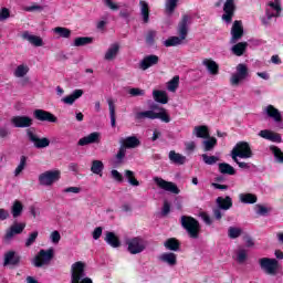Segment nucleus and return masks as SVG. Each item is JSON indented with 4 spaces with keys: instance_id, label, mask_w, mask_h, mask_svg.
<instances>
[{
    "instance_id": "35",
    "label": "nucleus",
    "mask_w": 283,
    "mask_h": 283,
    "mask_svg": "<svg viewBox=\"0 0 283 283\" xmlns=\"http://www.w3.org/2000/svg\"><path fill=\"white\" fill-rule=\"evenodd\" d=\"M145 118H149L150 120H156V112L144 111L135 114V120H145Z\"/></svg>"
},
{
    "instance_id": "10",
    "label": "nucleus",
    "mask_w": 283,
    "mask_h": 283,
    "mask_svg": "<svg viewBox=\"0 0 283 283\" xmlns=\"http://www.w3.org/2000/svg\"><path fill=\"white\" fill-rule=\"evenodd\" d=\"M154 182L159 187V189H164V191H169L170 193H175L178 196L180 193V189L178 186L171 181H167L160 177H155Z\"/></svg>"
},
{
    "instance_id": "1",
    "label": "nucleus",
    "mask_w": 283,
    "mask_h": 283,
    "mask_svg": "<svg viewBox=\"0 0 283 283\" xmlns=\"http://www.w3.org/2000/svg\"><path fill=\"white\" fill-rule=\"evenodd\" d=\"M180 222L182 229H185L191 240H198V238H200L201 227L198 219L191 216H181Z\"/></svg>"
},
{
    "instance_id": "50",
    "label": "nucleus",
    "mask_w": 283,
    "mask_h": 283,
    "mask_svg": "<svg viewBox=\"0 0 283 283\" xmlns=\"http://www.w3.org/2000/svg\"><path fill=\"white\" fill-rule=\"evenodd\" d=\"M180 85V76L175 75L167 84V90L169 92H176Z\"/></svg>"
},
{
    "instance_id": "13",
    "label": "nucleus",
    "mask_w": 283,
    "mask_h": 283,
    "mask_svg": "<svg viewBox=\"0 0 283 283\" xmlns=\"http://www.w3.org/2000/svg\"><path fill=\"white\" fill-rule=\"evenodd\" d=\"M223 12L222 20L226 21V23H231L235 14V2L233 0H226Z\"/></svg>"
},
{
    "instance_id": "5",
    "label": "nucleus",
    "mask_w": 283,
    "mask_h": 283,
    "mask_svg": "<svg viewBox=\"0 0 283 283\" xmlns=\"http://www.w3.org/2000/svg\"><path fill=\"white\" fill-rule=\"evenodd\" d=\"M127 251L132 255H138V253H143L147 249V241L143 239V237H134L126 241Z\"/></svg>"
},
{
    "instance_id": "51",
    "label": "nucleus",
    "mask_w": 283,
    "mask_h": 283,
    "mask_svg": "<svg viewBox=\"0 0 283 283\" xmlns=\"http://www.w3.org/2000/svg\"><path fill=\"white\" fill-rule=\"evenodd\" d=\"M27 165H28V157L25 155H22L20 157V164L14 170V176H19L23 171V169H25Z\"/></svg>"
},
{
    "instance_id": "21",
    "label": "nucleus",
    "mask_w": 283,
    "mask_h": 283,
    "mask_svg": "<svg viewBox=\"0 0 283 283\" xmlns=\"http://www.w3.org/2000/svg\"><path fill=\"white\" fill-rule=\"evenodd\" d=\"M202 65H205L211 76H218V74H220V65L216 61L211 59H205L202 61Z\"/></svg>"
},
{
    "instance_id": "36",
    "label": "nucleus",
    "mask_w": 283,
    "mask_h": 283,
    "mask_svg": "<svg viewBox=\"0 0 283 283\" xmlns=\"http://www.w3.org/2000/svg\"><path fill=\"white\" fill-rule=\"evenodd\" d=\"M216 145H218V139L216 137L209 136L208 138H206V140L202 142L205 151H213Z\"/></svg>"
},
{
    "instance_id": "54",
    "label": "nucleus",
    "mask_w": 283,
    "mask_h": 283,
    "mask_svg": "<svg viewBox=\"0 0 283 283\" xmlns=\"http://www.w3.org/2000/svg\"><path fill=\"white\" fill-rule=\"evenodd\" d=\"M201 158L206 165H216V163H218V160H220V158H218L216 156H209L207 154L201 155Z\"/></svg>"
},
{
    "instance_id": "63",
    "label": "nucleus",
    "mask_w": 283,
    "mask_h": 283,
    "mask_svg": "<svg viewBox=\"0 0 283 283\" xmlns=\"http://www.w3.org/2000/svg\"><path fill=\"white\" fill-rule=\"evenodd\" d=\"M92 235L94 240H99L101 235H103V228L102 227L95 228Z\"/></svg>"
},
{
    "instance_id": "32",
    "label": "nucleus",
    "mask_w": 283,
    "mask_h": 283,
    "mask_svg": "<svg viewBox=\"0 0 283 283\" xmlns=\"http://www.w3.org/2000/svg\"><path fill=\"white\" fill-rule=\"evenodd\" d=\"M239 198L243 205H255V202H258V196L251 192L241 193Z\"/></svg>"
},
{
    "instance_id": "44",
    "label": "nucleus",
    "mask_w": 283,
    "mask_h": 283,
    "mask_svg": "<svg viewBox=\"0 0 283 283\" xmlns=\"http://www.w3.org/2000/svg\"><path fill=\"white\" fill-rule=\"evenodd\" d=\"M182 41H185L180 36H170L165 42V48H176V45H182Z\"/></svg>"
},
{
    "instance_id": "7",
    "label": "nucleus",
    "mask_w": 283,
    "mask_h": 283,
    "mask_svg": "<svg viewBox=\"0 0 283 283\" xmlns=\"http://www.w3.org/2000/svg\"><path fill=\"white\" fill-rule=\"evenodd\" d=\"M249 76V67L247 64L240 63L237 65V73L232 74L230 78L231 85H240V82L245 81Z\"/></svg>"
},
{
    "instance_id": "30",
    "label": "nucleus",
    "mask_w": 283,
    "mask_h": 283,
    "mask_svg": "<svg viewBox=\"0 0 283 283\" xmlns=\"http://www.w3.org/2000/svg\"><path fill=\"white\" fill-rule=\"evenodd\" d=\"M168 158L174 163V165H185V163H187V157L176 153V150H170Z\"/></svg>"
},
{
    "instance_id": "31",
    "label": "nucleus",
    "mask_w": 283,
    "mask_h": 283,
    "mask_svg": "<svg viewBox=\"0 0 283 283\" xmlns=\"http://www.w3.org/2000/svg\"><path fill=\"white\" fill-rule=\"evenodd\" d=\"M153 97L156 103H161V105H167L169 103V96L165 91H155L153 92Z\"/></svg>"
},
{
    "instance_id": "29",
    "label": "nucleus",
    "mask_w": 283,
    "mask_h": 283,
    "mask_svg": "<svg viewBox=\"0 0 283 283\" xmlns=\"http://www.w3.org/2000/svg\"><path fill=\"white\" fill-rule=\"evenodd\" d=\"M192 134L197 138H209V136H211L209 134V126L207 125L196 126L192 130Z\"/></svg>"
},
{
    "instance_id": "64",
    "label": "nucleus",
    "mask_w": 283,
    "mask_h": 283,
    "mask_svg": "<svg viewBox=\"0 0 283 283\" xmlns=\"http://www.w3.org/2000/svg\"><path fill=\"white\" fill-rule=\"evenodd\" d=\"M271 143H282V135L280 133L272 132V135H270Z\"/></svg>"
},
{
    "instance_id": "53",
    "label": "nucleus",
    "mask_w": 283,
    "mask_h": 283,
    "mask_svg": "<svg viewBox=\"0 0 283 283\" xmlns=\"http://www.w3.org/2000/svg\"><path fill=\"white\" fill-rule=\"evenodd\" d=\"M228 235L231 240H235L237 238H240V235H242V229L230 227L228 229Z\"/></svg>"
},
{
    "instance_id": "39",
    "label": "nucleus",
    "mask_w": 283,
    "mask_h": 283,
    "mask_svg": "<svg viewBox=\"0 0 283 283\" xmlns=\"http://www.w3.org/2000/svg\"><path fill=\"white\" fill-rule=\"evenodd\" d=\"M178 1L179 0H166L165 12L168 14V17H171V14L176 12V9L178 8Z\"/></svg>"
},
{
    "instance_id": "11",
    "label": "nucleus",
    "mask_w": 283,
    "mask_h": 283,
    "mask_svg": "<svg viewBox=\"0 0 283 283\" xmlns=\"http://www.w3.org/2000/svg\"><path fill=\"white\" fill-rule=\"evenodd\" d=\"M235 154H239V158H253V150L248 142H239L233 149Z\"/></svg>"
},
{
    "instance_id": "15",
    "label": "nucleus",
    "mask_w": 283,
    "mask_h": 283,
    "mask_svg": "<svg viewBox=\"0 0 283 283\" xmlns=\"http://www.w3.org/2000/svg\"><path fill=\"white\" fill-rule=\"evenodd\" d=\"M160 62V57L155 54L146 55L139 63V70L144 72L149 70V67H154V65H158Z\"/></svg>"
},
{
    "instance_id": "19",
    "label": "nucleus",
    "mask_w": 283,
    "mask_h": 283,
    "mask_svg": "<svg viewBox=\"0 0 283 283\" xmlns=\"http://www.w3.org/2000/svg\"><path fill=\"white\" fill-rule=\"evenodd\" d=\"M268 6L275 10V13L271 12V9L265 10V15L269 21H271L274 17H281L282 6L280 4V0H274V2H269Z\"/></svg>"
},
{
    "instance_id": "27",
    "label": "nucleus",
    "mask_w": 283,
    "mask_h": 283,
    "mask_svg": "<svg viewBox=\"0 0 283 283\" xmlns=\"http://www.w3.org/2000/svg\"><path fill=\"white\" fill-rule=\"evenodd\" d=\"M219 209H222L223 211H229L231 207H233V199L231 197L227 196L224 197H218L216 200Z\"/></svg>"
},
{
    "instance_id": "18",
    "label": "nucleus",
    "mask_w": 283,
    "mask_h": 283,
    "mask_svg": "<svg viewBox=\"0 0 283 283\" xmlns=\"http://www.w3.org/2000/svg\"><path fill=\"white\" fill-rule=\"evenodd\" d=\"M21 264V255L14 251H9L4 254V266H19Z\"/></svg>"
},
{
    "instance_id": "17",
    "label": "nucleus",
    "mask_w": 283,
    "mask_h": 283,
    "mask_svg": "<svg viewBox=\"0 0 283 283\" xmlns=\"http://www.w3.org/2000/svg\"><path fill=\"white\" fill-rule=\"evenodd\" d=\"M189 15L184 14L181 20L178 23L177 32L179 34V38H181L184 41L187 39V34H189Z\"/></svg>"
},
{
    "instance_id": "43",
    "label": "nucleus",
    "mask_w": 283,
    "mask_h": 283,
    "mask_svg": "<svg viewBox=\"0 0 283 283\" xmlns=\"http://www.w3.org/2000/svg\"><path fill=\"white\" fill-rule=\"evenodd\" d=\"M11 213L13 218H19L23 213V203L15 200L11 207Z\"/></svg>"
},
{
    "instance_id": "38",
    "label": "nucleus",
    "mask_w": 283,
    "mask_h": 283,
    "mask_svg": "<svg viewBox=\"0 0 283 283\" xmlns=\"http://www.w3.org/2000/svg\"><path fill=\"white\" fill-rule=\"evenodd\" d=\"M249 43L247 42H239L232 46V53H234L235 56H242L244 52H247Z\"/></svg>"
},
{
    "instance_id": "58",
    "label": "nucleus",
    "mask_w": 283,
    "mask_h": 283,
    "mask_svg": "<svg viewBox=\"0 0 283 283\" xmlns=\"http://www.w3.org/2000/svg\"><path fill=\"white\" fill-rule=\"evenodd\" d=\"M128 94H130V96H145V90L133 87L128 91Z\"/></svg>"
},
{
    "instance_id": "23",
    "label": "nucleus",
    "mask_w": 283,
    "mask_h": 283,
    "mask_svg": "<svg viewBox=\"0 0 283 283\" xmlns=\"http://www.w3.org/2000/svg\"><path fill=\"white\" fill-rule=\"evenodd\" d=\"M160 262H165L168 266H176L178 264V256L172 252H165L159 256Z\"/></svg>"
},
{
    "instance_id": "46",
    "label": "nucleus",
    "mask_w": 283,
    "mask_h": 283,
    "mask_svg": "<svg viewBox=\"0 0 283 283\" xmlns=\"http://www.w3.org/2000/svg\"><path fill=\"white\" fill-rule=\"evenodd\" d=\"M270 150L272 151L275 161L279 163V165H283V151L277 146H270Z\"/></svg>"
},
{
    "instance_id": "4",
    "label": "nucleus",
    "mask_w": 283,
    "mask_h": 283,
    "mask_svg": "<svg viewBox=\"0 0 283 283\" xmlns=\"http://www.w3.org/2000/svg\"><path fill=\"white\" fill-rule=\"evenodd\" d=\"M38 180L41 187H52L61 180V170H46L39 175Z\"/></svg>"
},
{
    "instance_id": "25",
    "label": "nucleus",
    "mask_w": 283,
    "mask_h": 283,
    "mask_svg": "<svg viewBox=\"0 0 283 283\" xmlns=\"http://www.w3.org/2000/svg\"><path fill=\"white\" fill-rule=\"evenodd\" d=\"M140 139L136 136L126 137L125 139H122V146L125 149H136V147H139Z\"/></svg>"
},
{
    "instance_id": "8",
    "label": "nucleus",
    "mask_w": 283,
    "mask_h": 283,
    "mask_svg": "<svg viewBox=\"0 0 283 283\" xmlns=\"http://www.w3.org/2000/svg\"><path fill=\"white\" fill-rule=\"evenodd\" d=\"M85 279V263L77 261L72 264L71 283H78Z\"/></svg>"
},
{
    "instance_id": "42",
    "label": "nucleus",
    "mask_w": 283,
    "mask_h": 283,
    "mask_svg": "<svg viewBox=\"0 0 283 283\" xmlns=\"http://www.w3.org/2000/svg\"><path fill=\"white\" fill-rule=\"evenodd\" d=\"M91 43H94V38L78 36L74 40L75 48H83V45H90Z\"/></svg>"
},
{
    "instance_id": "40",
    "label": "nucleus",
    "mask_w": 283,
    "mask_h": 283,
    "mask_svg": "<svg viewBox=\"0 0 283 283\" xmlns=\"http://www.w3.org/2000/svg\"><path fill=\"white\" fill-rule=\"evenodd\" d=\"M103 169H105V165L101 160H93L91 166V171L96 176H103Z\"/></svg>"
},
{
    "instance_id": "62",
    "label": "nucleus",
    "mask_w": 283,
    "mask_h": 283,
    "mask_svg": "<svg viewBox=\"0 0 283 283\" xmlns=\"http://www.w3.org/2000/svg\"><path fill=\"white\" fill-rule=\"evenodd\" d=\"M273 134L272 130H269V129H263L259 133V136L261 138H264L265 140H270L271 139V135Z\"/></svg>"
},
{
    "instance_id": "48",
    "label": "nucleus",
    "mask_w": 283,
    "mask_h": 283,
    "mask_svg": "<svg viewBox=\"0 0 283 283\" xmlns=\"http://www.w3.org/2000/svg\"><path fill=\"white\" fill-rule=\"evenodd\" d=\"M53 32H55V34H59V36H61L62 39H70V36H72V31L64 27L54 28Z\"/></svg>"
},
{
    "instance_id": "49",
    "label": "nucleus",
    "mask_w": 283,
    "mask_h": 283,
    "mask_svg": "<svg viewBox=\"0 0 283 283\" xmlns=\"http://www.w3.org/2000/svg\"><path fill=\"white\" fill-rule=\"evenodd\" d=\"M108 109L111 116V125L112 127H116V106L114 105V101L108 99Z\"/></svg>"
},
{
    "instance_id": "14",
    "label": "nucleus",
    "mask_w": 283,
    "mask_h": 283,
    "mask_svg": "<svg viewBox=\"0 0 283 283\" xmlns=\"http://www.w3.org/2000/svg\"><path fill=\"white\" fill-rule=\"evenodd\" d=\"M11 123L14 127L25 129L28 127H32L34 119L30 116H13L11 118Z\"/></svg>"
},
{
    "instance_id": "61",
    "label": "nucleus",
    "mask_w": 283,
    "mask_h": 283,
    "mask_svg": "<svg viewBox=\"0 0 283 283\" xmlns=\"http://www.w3.org/2000/svg\"><path fill=\"white\" fill-rule=\"evenodd\" d=\"M51 240L53 242V244H59V242H61V233L59 231H53L51 233Z\"/></svg>"
},
{
    "instance_id": "6",
    "label": "nucleus",
    "mask_w": 283,
    "mask_h": 283,
    "mask_svg": "<svg viewBox=\"0 0 283 283\" xmlns=\"http://www.w3.org/2000/svg\"><path fill=\"white\" fill-rule=\"evenodd\" d=\"M34 130V127L27 129V137L30 143H33L35 149H45V147H50V139L48 137L39 138Z\"/></svg>"
},
{
    "instance_id": "60",
    "label": "nucleus",
    "mask_w": 283,
    "mask_h": 283,
    "mask_svg": "<svg viewBox=\"0 0 283 283\" xmlns=\"http://www.w3.org/2000/svg\"><path fill=\"white\" fill-rule=\"evenodd\" d=\"M6 19H10V10L8 8H2L0 11V21H6Z\"/></svg>"
},
{
    "instance_id": "12",
    "label": "nucleus",
    "mask_w": 283,
    "mask_h": 283,
    "mask_svg": "<svg viewBox=\"0 0 283 283\" xmlns=\"http://www.w3.org/2000/svg\"><path fill=\"white\" fill-rule=\"evenodd\" d=\"M244 36V27L242 25V21L235 20L231 28V39L230 43H235L237 41H240Z\"/></svg>"
},
{
    "instance_id": "9",
    "label": "nucleus",
    "mask_w": 283,
    "mask_h": 283,
    "mask_svg": "<svg viewBox=\"0 0 283 283\" xmlns=\"http://www.w3.org/2000/svg\"><path fill=\"white\" fill-rule=\"evenodd\" d=\"M33 117L35 120H40L41 123H57L59 120L54 114L41 108L33 111Z\"/></svg>"
},
{
    "instance_id": "26",
    "label": "nucleus",
    "mask_w": 283,
    "mask_h": 283,
    "mask_svg": "<svg viewBox=\"0 0 283 283\" xmlns=\"http://www.w3.org/2000/svg\"><path fill=\"white\" fill-rule=\"evenodd\" d=\"M83 94H84L83 90L77 88V90L73 91V93L71 95L63 97L62 102L65 103V105H74V103L76 101H78V98H81V96H83Z\"/></svg>"
},
{
    "instance_id": "33",
    "label": "nucleus",
    "mask_w": 283,
    "mask_h": 283,
    "mask_svg": "<svg viewBox=\"0 0 283 283\" xmlns=\"http://www.w3.org/2000/svg\"><path fill=\"white\" fill-rule=\"evenodd\" d=\"M119 50H120V46L118 44H112L109 46V49L107 50V52L105 53L104 59L106 61H114V59H116Z\"/></svg>"
},
{
    "instance_id": "41",
    "label": "nucleus",
    "mask_w": 283,
    "mask_h": 283,
    "mask_svg": "<svg viewBox=\"0 0 283 283\" xmlns=\"http://www.w3.org/2000/svg\"><path fill=\"white\" fill-rule=\"evenodd\" d=\"M158 118L161 123H171V116L164 107L159 108L158 113H155V119Z\"/></svg>"
},
{
    "instance_id": "28",
    "label": "nucleus",
    "mask_w": 283,
    "mask_h": 283,
    "mask_svg": "<svg viewBox=\"0 0 283 283\" xmlns=\"http://www.w3.org/2000/svg\"><path fill=\"white\" fill-rule=\"evenodd\" d=\"M265 112L270 118H273V120H275V123H282V113H280V111L275 108V106L268 105Z\"/></svg>"
},
{
    "instance_id": "24",
    "label": "nucleus",
    "mask_w": 283,
    "mask_h": 283,
    "mask_svg": "<svg viewBox=\"0 0 283 283\" xmlns=\"http://www.w3.org/2000/svg\"><path fill=\"white\" fill-rule=\"evenodd\" d=\"M22 39H24L25 41H29V43H31V45H34L35 48H42L43 45V39H41V36L32 35L28 31H24L22 33Z\"/></svg>"
},
{
    "instance_id": "34",
    "label": "nucleus",
    "mask_w": 283,
    "mask_h": 283,
    "mask_svg": "<svg viewBox=\"0 0 283 283\" xmlns=\"http://www.w3.org/2000/svg\"><path fill=\"white\" fill-rule=\"evenodd\" d=\"M219 171L220 174H223V176H235V168L228 163H220Z\"/></svg>"
},
{
    "instance_id": "3",
    "label": "nucleus",
    "mask_w": 283,
    "mask_h": 283,
    "mask_svg": "<svg viewBox=\"0 0 283 283\" xmlns=\"http://www.w3.org/2000/svg\"><path fill=\"white\" fill-rule=\"evenodd\" d=\"M259 265L265 275L275 276L280 272V261L277 259L261 258L259 259Z\"/></svg>"
},
{
    "instance_id": "16",
    "label": "nucleus",
    "mask_w": 283,
    "mask_h": 283,
    "mask_svg": "<svg viewBox=\"0 0 283 283\" xmlns=\"http://www.w3.org/2000/svg\"><path fill=\"white\" fill-rule=\"evenodd\" d=\"M98 143H101V133L94 132L85 137H82L77 142V145H78V147H85V145H94V144H98Z\"/></svg>"
},
{
    "instance_id": "20",
    "label": "nucleus",
    "mask_w": 283,
    "mask_h": 283,
    "mask_svg": "<svg viewBox=\"0 0 283 283\" xmlns=\"http://www.w3.org/2000/svg\"><path fill=\"white\" fill-rule=\"evenodd\" d=\"M24 229H25V223H14L10 227L9 230H7L4 238L7 240H12L14 235H19L23 233Z\"/></svg>"
},
{
    "instance_id": "37",
    "label": "nucleus",
    "mask_w": 283,
    "mask_h": 283,
    "mask_svg": "<svg viewBox=\"0 0 283 283\" xmlns=\"http://www.w3.org/2000/svg\"><path fill=\"white\" fill-rule=\"evenodd\" d=\"M164 247L168 249V251H180V241L176 238H170L164 243Z\"/></svg>"
},
{
    "instance_id": "56",
    "label": "nucleus",
    "mask_w": 283,
    "mask_h": 283,
    "mask_svg": "<svg viewBox=\"0 0 283 283\" xmlns=\"http://www.w3.org/2000/svg\"><path fill=\"white\" fill-rule=\"evenodd\" d=\"M156 34H157V32L154 30H150L147 32V34H146V44L147 45H154V43H156Z\"/></svg>"
},
{
    "instance_id": "55",
    "label": "nucleus",
    "mask_w": 283,
    "mask_h": 283,
    "mask_svg": "<svg viewBox=\"0 0 283 283\" xmlns=\"http://www.w3.org/2000/svg\"><path fill=\"white\" fill-rule=\"evenodd\" d=\"M36 238H39V231H33L29 234V238L25 241V247L30 248L34 242H36Z\"/></svg>"
},
{
    "instance_id": "57",
    "label": "nucleus",
    "mask_w": 283,
    "mask_h": 283,
    "mask_svg": "<svg viewBox=\"0 0 283 283\" xmlns=\"http://www.w3.org/2000/svg\"><path fill=\"white\" fill-rule=\"evenodd\" d=\"M237 261L239 262V264H243V262H247V250L242 249L238 251Z\"/></svg>"
},
{
    "instance_id": "52",
    "label": "nucleus",
    "mask_w": 283,
    "mask_h": 283,
    "mask_svg": "<svg viewBox=\"0 0 283 283\" xmlns=\"http://www.w3.org/2000/svg\"><path fill=\"white\" fill-rule=\"evenodd\" d=\"M28 72H30V67L21 64L15 69L14 76H17V78H23Z\"/></svg>"
},
{
    "instance_id": "22",
    "label": "nucleus",
    "mask_w": 283,
    "mask_h": 283,
    "mask_svg": "<svg viewBox=\"0 0 283 283\" xmlns=\"http://www.w3.org/2000/svg\"><path fill=\"white\" fill-rule=\"evenodd\" d=\"M104 241L108 243V245L113 249H118V247H120V239L118 238V235H116V233L112 231L105 232Z\"/></svg>"
},
{
    "instance_id": "47",
    "label": "nucleus",
    "mask_w": 283,
    "mask_h": 283,
    "mask_svg": "<svg viewBox=\"0 0 283 283\" xmlns=\"http://www.w3.org/2000/svg\"><path fill=\"white\" fill-rule=\"evenodd\" d=\"M125 178L128 180V182H129V185H132V187L140 186V181H138V179H136V175L134 174V171L125 170Z\"/></svg>"
},
{
    "instance_id": "59",
    "label": "nucleus",
    "mask_w": 283,
    "mask_h": 283,
    "mask_svg": "<svg viewBox=\"0 0 283 283\" xmlns=\"http://www.w3.org/2000/svg\"><path fill=\"white\" fill-rule=\"evenodd\" d=\"M111 176H112L113 180H116V182H123V180H124L123 175L116 169H113L111 171Z\"/></svg>"
},
{
    "instance_id": "45",
    "label": "nucleus",
    "mask_w": 283,
    "mask_h": 283,
    "mask_svg": "<svg viewBox=\"0 0 283 283\" xmlns=\"http://www.w3.org/2000/svg\"><path fill=\"white\" fill-rule=\"evenodd\" d=\"M139 6L144 23H149V3L140 1Z\"/></svg>"
},
{
    "instance_id": "2",
    "label": "nucleus",
    "mask_w": 283,
    "mask_h": 283,
    "mask_svg": "<svg viewBox=\"0 0 283 283\" xmlns=\"http://www.w3.org/2000/svg\"><path fill=\"white\" fill-rule=\"evenodd\" d=\"M52 260H54V249H41L33 258L32 264L33 266H35V269H41L42 266H48V264H50Z\"/></svg>"
}]
</instances>
